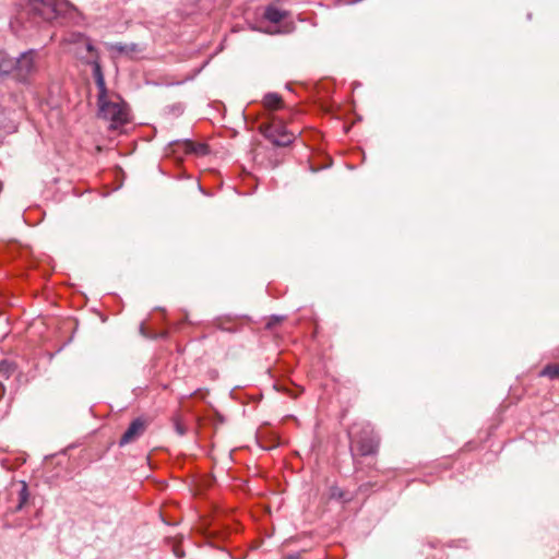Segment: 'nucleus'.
Listing matches in <instances>:
<instances>
[{"instance_id": "1", "label": "nucleus", "mask_w": 559, "mask_h": 559, "mask_svg": "<svg viewBox=\"0 0 559 559\" xmlns=\"http://www.w3.org/2000/svg\"><path fill=\"white\" fill-rule=\"evenodd\" d=\"M93 76L98 88L99 117L109 121V128L117 130L129 121L127 105L120 100H111L107 95V87L103 70L98 60L92 61Z\"/></svg>"}, {"instance_id": "2", "label": "nucleus", "mask_w": 559, "mask_h": 559, "mask_svg": "<svg viewBox=\"0 0 559 559\" xmlns=\"http://www.w3.org/2000/svg\"><path fill=\"white\" fill-rule=\"evenodd\" d=\"M73 9L67 0H27L25 13L38 24L39 21L52 22L69 14Z\"/></svg>"}, {"instance_id": "3", "label": "nucleus", "mask_w": 559, "mask_h": 559, "mask_svg": "<svg viewBox=\"0 0 559 559\" xmlns=\"http://www.w3.org/2000/svg\"><path fill=\"white\" fill-rule=\"evenodd\" d=\"M262 133L265 139L276 146H288L295 140L294 133L289 132L281 121H273L263 126Z\"/></svg>"}, {"instance_id": "4", "label": "nucleus", "mask_w": 559, "mask_h": 559, "mask_svg": "<svg viewBox=\"0 0 559 559\" xmlns=\"http://www.w3.org/2000/svg\"><path fill=\"white\" fill-rule=\"evenodd\" d=\"M36 57L37 52L31 49L21 53L17 59L13 58V71L20 81H26L37 70Z\"/></svg>"}, {"instance_id": "5", "label": "nucleus", "mask_w": 559, "mask_h": 559, "mask_svg": "<svg viewBox=\"0 0 559 559\" xmlns=\"http://www.w3.org/2000/svg\"><path fill=\"white\" fill-rule=\"evenodd\" d=\"M349 438L352 444H355L358 453L362 456L374 454L378 450L379 441L372 435H366L360 439H356L355 432L353 430L349 431Z\"/></svg>"}, {"instance_id": "6", "label": "nucleus", "mask_w": 559, "mask_h": 559, "mask_svg": "<svg viewBox=\"0 0 559 559\" xmlns=\"http://www.w3.org/2000/svg\"><path fill=\"white\" fill-rule=\"evenodd\" d=\"M146 430V421L143 418H135L131 421L119 440V445L124 447L136 441Z\"/></svg>"}, {"instance_id": "7", "label": "nucleus", "mask_w": 559, "mask_h": 559, "mask_svg": "<svg viewBox=\"0 0 559 559\" xmlns=\"http://www.w3.org/2000/svg\"><path fill=\"white\" fill-rule=\"evenodd\" d=\"M170 145H179L182 147L185 153H194L200 156H204L209 153V147L204 143H194L190 140L174 141Z\"/></svg>"}, {"instance_id": "8", "label": "nucleus", "mask_w": 559, "mask_h": 559, "mask_svg": "<svg viewBox=\"0 0 559 559\" xmlns=\"http://www.w3.org/2000/svg\"><path fill=\"white\" fill-rule=\"evenodd\" d=\"M286 16V12L273 5H269L264 11V17L271 23H278Z\"/></svg>"}, {"instance_id": "9", "label": "nucleus", "mask_w": 559, "mask_h": 559, "mask_svg": "<svg viewBox=\"0 0 559 559\" xmlns=\"http://www.w3.org/2000/svg\"><path fill=\"white\" fill-rule=\"evenodd\" d=\"M13 58L0 50V75L9 74L13 71Z\"/></svg>"}, {"instance_id": "10", "label": "nucleus", "mask_w": 559, "mask_h": 559, "mask_svg": "<svg viewBox=\"0 0 559 559\" xmlns=\"http://www.w3.org/2000/svg\"><path fill=\"white\" fill-rule=\"evenodd\" d=\"M15 370V366L13 362L3 359L0 361V380L9 379Z\"/></svg>"}, {"instance_id": "11", "label": "nucleus", "mask_w": 559, "mask_h": 559, "mask_svg": "<svg viewBox=\"0 0 559 559\" xmlns=\"http://www.w3.org/2000/svg\"><path fill=\"white\" fill-rule=\"evenodd\" d=\"M263 103L269 109H277L282 104V97L276 93H269L264 96Z\"/></svg>"}, {"instance_id": "12", "label": "nucleus", "mask_w": 559, "mask_h": 559, "mask_svg": "<svg viewBox=\"0 0 559 559\" xmlns=\"http://www.w3.org/2000/svg\"><path fill=\"white\" fill-rule=\"evenodd\" d=\"M540 376L550 379H559V365H547L542 371Z\"/></svg>"}, {"instance_id": "13", "label": "nucleus", "mask_w": 559, "mask_h": 559, "mask_svg": "<svg viewBox=\"0 0 559 559\" xmlns=\"http://www.w3.org/2000/svg\"><path fill=\"white\" fill-rule=\"evenodd\" d=\"M27 500H28V489H27V485L25 483H23L22 488L19 491V504L16 506V511L22 510V508L27 502Z\"/></svg>"}, {"instance_id": "14", "label": "nucleus", "mask_w": 559, "mask_h": 559, "mask_svg": "<svg viewBox=\"0 0 559 559\" xmlns=\"http://www.w3.org/2000/svg\"><path fill=\"white\" fill-rule=\"evenodd\" d=\"M136 47L138 46L135 44H131V45L116 44L114 46V49H116L117 51H119L121 53H130V52L136 51Z\"/></svg>"}, {"instance_id": "15", "label": "nucleus", "mask_w": 559, "mask_h": 559, "mask_svg": "<svg viewBox=\"0 0 559 559\" xmlns=\"http://www.w3.org/2000/svg\"><path fill=\"white\" fill-rule=\"evenodd\" d=\"M175 429L179 436H183L186 433V427L179 421H176Z\"/></svg>"}, {"instance_id": "16", "label": "nucleus", "mask_w": 559, "mask_h": 559, "mask_svg": "<svg viewBox=\"0 0 559 559\" xmlns=\"http://www.w3.org/2000/svg\"><path fill=\"white\" fill-rule=\"evenodd\" d=\"M285 559H300V555L299 554H292V555H288Z\"/></svg>"}, {"instance_id": "17", "label": "nucleus", "mask_w": 559, "mask_h": 559, "mask_svg": "<svg viewBox=\"0 0 559 559\" xmlns=\"http://www.w3.org/2000/svg\"><path fill=\"white\" fill-rule=\"evenodd\" d=\"M86 48H87L88 51H93L94 50L92 44H90V43L86 45Z\"/></svg>"}]
</instances>
